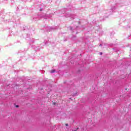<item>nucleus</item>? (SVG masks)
Wrapping results in <instances>:
<instances>
[{"mask_svg": "<svg viewBox=\"0 0 131 131\" xmlns=\"http://www.w3.org/2000/svg\"><path fill=\"white\" fill-rule=\"evenodd\" d=\"M55 72H56V70H53L51 71L50 73H55Z\"/></svg>", "mask_w": 131, "mask_h": 131, "instance_id": "nucleus-1", "label": "nucleus"}, {"mask_svg": "<svg viewBox=\"0 0 131 131\" xmlns=\"http://www.w3.org/2000/svg\"><path fill=\"white\" fill-rule=\"evenodd\" d=\"M116 8L115 7V6L113 7V8H112V10L113 11H114V10H116Z\"/></svg>", "mask_w": 131, "mask_h": 131, "instance_id": "nucleus-2", "label": "nucleus"}, {"mask_svg": "<svg viewBox=\"0 0 131 131\" xmlns=\"http://www.w3.org/2000/svg\"><path fill=\"white\" fill-rule=\"evenodd\" d=\"M73 97H75V96H77V93L73 94Z\"/></svg>", "mask_w": 131, "mask_h": 131, "instance_id": "nucleus-3", "label": "nucleus"}, {"mask_svg": "<svg viewBox=\"0 0 131 131\" xmlns=\"http://www.w3.org/2000/svg\"><path fill=\"white\" fill-rule=\"evenodd\" d=\"M15 107H16V108H19V105H16L15 106Z\"/></svg>", "mask_w": 131, "mask_h": 131, "instance_id": "nucleus-4", "label": "nucleus"}, {"mask_svg": "<svg viewBox=\"0 0 131 131\" xmlns=\"http://www.w3.org/2000/svg\"><path fill=\"white\" fill-rule=\"evenodd\" d=\"M69 28L70 29V30H72V28L71 27H70Z\"/></svg>", "mask_w": 131, "mask_h": 131, "instance_id": "nucleus-5", "label": "nucleus"}, {"mask_svg": "<svg viewBox=\"0 0 131 131\" xmlns=\"http://www.w3.org/2000/svg\"><path fill=\"white\" fill-rule=\"evenodd\" d=\"M100 47H102V46H103V45H102V44H100Z\"/></svg>", "mask_w": 131, "mask_h": 131, "instance_id": "nucleus-6", "label": "nucleus"}, {"mask_svg": "<svg viewBox=\"0 0 131 131\" xmlns=\"http://www.w3.org/2000/svg\"><path fill=\"white\" fill-rule=\"evenodd\" d=\"M66 126H68V124H67V123L66 124Z\"/></svg>", "mask_w": 131, "mask_h": 131, "instance_id": "nucleus-7", "label": "nucleus"}, {"mask_svg": "<svg viewBox=\"0 0 131 131\" xmlns=\"http://www.w3.org/2000/svg\"><path fill=\"white\" fill-rule=\"evenodd\" d=\"M40 11H42V9H40Z\"/></svg>", "mask_w": 131, "mask_h": 131, "instance_id": "nucleus-8", "label": "nucleus"}, {"mask_svg": "<svg viewBox=\"0 0 131 131\" xmlns=\"http://www.w3.org/2000/svg\"><path fill=\"white\" fill-rule=\"evenodd\" d=\"M103 53L102 52L100 53V55H102Z\"/></svg>", "mask_w": 131, "mask_h": 131, "instance_id": "nucleus-9", "label": "nucleus"}, {"mask_svg": "<svg viewBox=\"0 0 131 131\" xmlns=\"http://www.w3.org/2000/svg\"><path fill=\"white\" fill-rule=\"evenodd\" d=\"M71 17L72 18V19H74V17H73L72 16H71Z\"/></svg>", "mask_w": 131, "mask_h": 131, "instance_id": "nucleus-10", "label": "nucleus"}, {"mask_svg": "<svg viewBox=\"0 0 131 131\" xmlns=\"http://www.w3.org/2000/svg\"><path fill=\"white\" fill-rule=\"evenodd\" d=\"M54 105H55V104H56V103H53Z\"/></svg>", "mask_w": 131, "mask_h": 131, "instance_id": "nucleus-11", "label": "nucleus"}, {"mask_svg": "<svg viewBox=\"0 0 131 131\" xmlns=\"http://www.w3.org/2000/svg\"><path fill=\"white\" fill-rule=\"evenodd\" d=\"M51 29H53V28L51 27Z\"/></svg>", "mask_w": 131, "mask_h": 131, "instance_id": "nucleus-12", "label": "nucleus"}]
</instances>
